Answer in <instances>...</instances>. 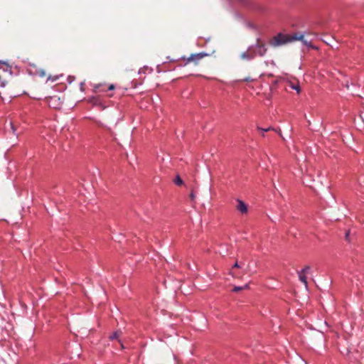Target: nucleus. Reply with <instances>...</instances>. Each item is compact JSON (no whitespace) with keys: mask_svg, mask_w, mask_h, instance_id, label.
I'll list each match as a JSON object with an SVG mask.
<instances>
[{"mask_svg":"<svg viewBox=\"0 0 364 364\" xmlns=\"http://www.w3.org/2000/svg\"><path fill=\"white\" fill-rule=\"evenodd\" d=\"M299 38H301V36H296V33L293 34H284L279 33L271 39L269 43L272 46L277 47L296 41V39Z\"/></svg>","mask_w":364,"mask_h":364,"instance_id":"nucleus-1","label":"nucleus"},{"mask_svg":"<svg viewBox=\"0 0 364 364\" xmlns=\"http://www.w3.org/2000/svg\"><path fill=\"white\" fill-rule=\"evenodd\" d=\"M251 47H253V52L255 53V56H263L267 52V48L263 44L257 43Z\"/></svg>","mask_w":364,"mask_h":364,"instance_id":"nucleus-2","label":"nucleus"},{"mask_svg":"<svg viewBox=\"0 0 364 364\" xmlns=\"http://www.w3.org/2000/svg\"><path fill=\"white\" fill-rule=\"evenodd\" d=\"M309 270L310 267L306 266L298 273L299 280L305 285L306 287H307V278L306 274L309 272Z\"/></svg>","mask_w":364,"mask_h":364,"instance_id":"nucleus-3","label":"nucleus"},{"mask_svg":"<svg viewBox=\"0 0 364 364\" xmlns=\"http://www.w3.org/2000/svg\"><path fill=\"white\" fill-rule=\"evenodd\" d=\"M237 205L235 206L237 210L241 214H247L248 212V208L247 204L240 199H237Z\"/></svg>","mask_w":364,"mask_h":364,"instance_id":"nucleus-4","label":"nucleus"},{"mask_svg":"<svg viewBox=\"0 0 364 364\" xmlns=\"http://www.w3.org/2000/svg\"><path fill=\"white\" fill-rule=\"evenodd\" d=\"M255 57V53L253 52V47L250 46L248 49L242 53L241 58L246 60H250Z\"/></svg>","mask_w":364,"mask_h":364,"instance_id":"nucleus-5","label":"nucleus"},{"mask_svg":"<svg viewBox=\"0 0 364 364\" xmlns=\"http://www.w3.org/2000/svg\"><path fill=\"white\" fill-rule=\"evenodd\" d=\"M48 105L53 108L57 109L60 105V98L57 96L50 97L48 100Z\"/></svg>","mask_w":364,"mask_h":364,"instance_id":"nucleus-6","label":"nucleus"},{"mask_svg":"<svg viewBox=\"0 0 364 364\" xmlns=\"http://www.w3.org/2000/svg\"><path fill=\"white\" fill-rule=\"evenodd\" d=\"M296 36H301V38L296 39V41H301L303 43V44L306 46L308 48H314V49H317L318 48L317 47L313 46L311 41H308L307 40L304 39L303 33H296Z\"/></svg>","mask_w":364,"mask_h":364,"instance_id":"nucleus-7","label":"nucleus"},{"mask_svg":"<svg viewBox=\"0 0 364 364\" xmlns=\"http://www.w3.org/2000/svg\"><path fill=\"white\" fill-rule=\"evenodd\" d=\"M243 265H244V263H242V262L238 263L237 262H236L233 264L232 268V269L230 270V274H231L232 277H235V278H239V277H240V276L234 272L233 269H234V268H241V269H242V268L243 267Z\"/></svg>","mask_w":364,"mask_h":364,"instance_id":"nucleus-8","label":"nucleus"},{"mask_svg":"<svg viewBox=\"0 0 364 364\" xmlns=\"http://www.w3.org/2000/svg\"><path fill=\"white\" fill-rule=\"evenodd\" d=\"M205 55H206V54L203 53L193 54L188 58V61H198V60L202 59Z\"/></svg>","mask_w":364,"mask_h":364,"instance_id":"nucleus-9","label":"nucleus"},{"mask_svg":"<svg viewBox=\"0 0 364 364\" xmlns=\"http://www.w3.org/2000/svg\"><path fill=\"white\" fill-rule=\"evenodd\" d=\"M287 83V86L291 87L292 90H296L298 94L301 92V87L299 82H292L291 81H288Z\"/></svg>","mask_w":364,"mask_h":364,"instance_id":"nucleus-10","label":"nucleus"},{"mask_svg":"<svg viewBox=\"0 0 364 364\" xmlns=\"http://www.w3.org/2000/svg\"><path fill=\"white\" fill-rule=\"evenodd\" d=\"M120 333L119 331L114 332L112 335H110V340L118 339L119 337Z\"/></svg>","mask_w":364,"mask_h":364,"instance_id":"nucleus-11","label":"nucleus"},{"mask_svg":"<svg viewBox=\"0 0 364 364\" xmlns=\"http://www.w3.org/2000/svg\"><path fill=\"white\" fill-rule=\"evenodd\" d=\"M248 287V284H245L243 287H235L233 289V291H238L245 289H247Z\"/></svg>","mask_w":364,"mask_h":364,"instance_id":"nucleus-12","label":"nucleus"},{"mask_svg":"<svg viewBox=\"0 0 364 364\" xmlns=\"http://www.w3.org/2000/svg\"><path fill=\"white\" fill-rule=\"evenodd\" d=\"M175 183L178 186H181L183 183L182 179L178 176L175 179Z\"/></svg>","mask_w":364,"mask_h":364,"instance_id":"nucleus-13","label":"nucleus"},{"mask_svg":"<svg viewBox=\"0 0 364 364\" xmlns=\"http://www.w3.org/2000/svg\"><path fill=\"white\" fill-rule=\"evenodd\" d=\"M58 79V76H54V77L49 76L48 77V80H50L52 82L56 81Z\"/></svg>","mask_w":364,"mask_h":364,"instance_id":"nucleus-14","label":"nucleus"},{"mask_svg":"<svg viewBox=\"0 0 364 364\" xmlns=\"http://www.w3.org/2000/svg\"><path fill=\"white\" fill-rule=\"evenodd\" d=\"M190 198H191V200H194L195 198H196V194L193 193V191H192L190 194Z\"/></svg>","mask_w":364,"mask_h":364,"instance_id":"nucleus-15","label":"nucleus"},{"mask_svg":"<svg viewBox=\"0 0 364 364\" xmlns=\"http://www.w3.org/2000/svg\"><path fill=\"white\" fill-rule=\"evenodd\" d=\"M258 129H259V130H261L262 132H268V131H269V130H271V129H272V128H271V127H268V128H267V129H263V128H259V127Z\"/></svg>","mask_w":364,"mask_h":364,"instance_id":"nucleus-16","label":"nucleus"},{"mask_svg":"<svg viewBox=\"0 0 364 364\" xmlns=\"http://www.w3.org/2000/svg\"><path fill=\"white\" fill-rule=\"evenodd\" d=\"M114 89V85H110L108 87V90H112Z\"/></svg>","mask_w":364,"mask_h":364,"instance_id":"nucleus-17","label":"nucleus"},{"mask_svg":"<svg viewBox=\"0 0 364 364\" xmlns=\"http://www.w3.org/2000/svg\"><path fill=\"white\" fill-rule=\"evenodd\" d=\"M252 80L250 78V77H246L243 80V81H245V82H249V81H252Z\"/></svg>","mask_w":364,"mask_h":364,"instance_id":"nucleus-18","label":"nucleus"},{"mask_svg":"<svg viewBox=\"0 0 364 364\" xmlns=\"http://www.w3.org/2000/svg\"><path fill=\"white\" fill-rule=\"evenodd\" d=\"M1 87H4L5 86V82H1Z\"/></svg>","mask_w":364,"mask_h":364,"instance_id":"nucleus-19","label":"nucleus"},{"mask_svg":"<svg viewBox=\"0 0 364 364\" xmlns=\"http://www.w3.org/2000/svg\"><path fill=\"white\" fill-rule=\"evenodd\" d=\"M348 236H349V232H348L346 233V237L348 238Z\"/></svg>","mask_w":364,"mask_h":364,"instance_id":"nucleus-20","label":"nucleus"},{"mask_svg":"<svg viewBox=\"0 0 364 364\" xmlns=\"http://www.w3.org/2000/svg\"><path fill=\"white\" fill-rule=\"evenodd\" d=\"M83 85H84V83L82 82L81 85H80L81 90H82Z\"/></svg>","mask_w":364,"mask_h":364,"instance_id":"nucleus-21","label":"nucleus"},{"mask_svg":"<svg viewBox=\"0 0 364 364\" xmlns=\"http://www.w3.org/2000/svg\"><path fill=\"white\" fill-rule=\"evenodd\" d=\"M45 75L44 72L43 71L41 74V76H43Z\"/></svg>","mask_w":364,"mask_h":364,"instance_id":"nucleus-22","label":"nucleus"},{"mask_svg":"<svg viewBox=\"0 0 364 364\" xmlns=\"http://www.w3.org/2000/svg\"><path fill=\"white\" fill-rule=\"evenodd\" d=\"M100 86V85H97V86H95V88H96V89H99Z\"/></svg>","mask_w":364,"mask_h":364,"instance_id":"nucleus-23","label":"nucleus"}]
</instances>
